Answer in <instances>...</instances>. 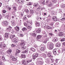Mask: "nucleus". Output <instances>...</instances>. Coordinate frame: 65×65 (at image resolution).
I'll use <instances>...</instances> for the list:
<instances>
[{
	"mask_svg": "<svg viewBox=\"0 0 65 65\" xmlns=\"http://www.w3.org/2000/svg\"><path fill=\"white\" fill-rule=\"evenodd\" d=\"M54 47V45L53 43H51V42H49L48 43L47 48L49 50H53Z\"/></svg>",
	"mask_w": 65,
	"mask_h": 65,
	"instance_id": "1",
	"label": "nucleus"
},
{
	"mask_svg": "<svg viewBox=\"0 0 65 65\" xmlns=\"http://www.w3.org/2000/svg\"><path fill=\"white\" fill-rule=\"evenodd\" d=\"M24 25L25 26H26V27L27 28V29H29V30L30 31V30H31V28H32V27L30 26L29 25L27 24V23L25 22L24 23Z\"/></svg>",
	"mask_w": 65,
	"mask_h": 65,
	"instance_id": "2",
	"label": "nucleus"
},
{
	"mask_svg": "<svg viewBox=\"0 0 65 65\" xmlns=\"http://www.w3.org/2000/svg\"><path fill=\"white\" fill-rule=\"evenodd\" d=\"M1 44L2 45V49H4V50H6V49L7 48L6 45L5 44H4V43L2 42Z\"/></svg>",
	"mask_w": 65,
	"mask_h": 65,
	"instance_id": "3",
	"label": "nucleus"
},
{
	"mask_svg": "<svg viewBox=\"0 0 65 65\" xmlns=\"http://www.w3.org/2000/svg\"><path fill=\"white\" fill-rule=\"evenodd\" d=\"M44 39H45V40H44V41L43 42V43H46L47 42V41H48L49 39L48 38L46 37H45Z\"/></svg>",
	"mask_w": 65,
	"mask_h": 65,
	"instance_id": "4",
	"label": "nucleus"
},
{
	"mask_svg": "<svg viewBox=\"0 0 65 65\" xmlns=\"http://www.w3.org/2000/svg\"><path fill=\"white\" fill-rule=\"evenodd\" d=\"M47 56L49 58H53V56L51 54V52L48 53L47 54Z\"/></svg>",
	"mask_w": 65,
	"mask_h": 65,
	"instance_id": "5",
	"label": "nucleus"
},
{
	"mask_svg": "<svg viewBox=\"0 0 65 65\" xmlns=\"http://www.w3.org/2000/svg\"><path fill=\"white\" fill-rule=\"evenodd\" d=\"M15 29L16 30L15 31H17L16 32V33H18V32L19 31V30H20V27L18 26H16Z\"/></svg>",
	"mask_w": 65,
	"mask_h": 65,
	"instance_id": "6",
	"label": "nucleus"
},
{
	"mask_svg": "<svg viewBox=\"0 0 65 65\" xmlns=\"http://www.w3.org/2000/svg\"><path fill=\"white\" fill-rule=\"evenodd\" d=\"M30 35L33 37H36V33L32 32L30 33Z\"/></svg>",
	"mask_w": 65,
	"mask_h": 65,
	"instance_id": "7",
	"label": "nucleus"
},
{
	"mask_svg": "<svg viewBox=\"0 0 65 65\" xmlns=\"http://www.w3.org/2000/svg\"><path fill=\"white\" fill-rule=\"evenodd\" d=\"M61 45V44L59 42H57L56 44V46L57 47H60Z\"/></svg>",
	"mask_w": 65,
	"mask_h": 65,
	"instance_id": "8",
	"label": "nucleus"
},
{
	"mask_svg": "<svg viewBox=\"0 0 65 65\" xmlns=\"http://www.w3.org/2000/svg\"><path fill=\"white\" fill-rule=\"evenodd\" d=\"M9 33L8 32H6L5 33V35L4 36V37H5V38H8V36H9Z\"/></svg>",
	"mask_w": 65,
	"mask_h": 65,
	"instance_id": "9",
	"label": "nucleus"
},
{
	"mask_svg": "<svg viewBox=\"0 0 65 65\" xmlns=\"http://www.w3.org/2000/svg\"><path fill=\"white\" fill-rule=\"evenodd\" d=\"M11 59L12 60V61L14 62H16V61H17V58H15L14 57H12Z\"/></svg>",
	"mask_w": 65,
	"mask_h": 65,
	"instance_id": "10",
	"label": "nucleus"
},
{
	"mask_svg": "<svg viewBox=\"0 0 65 65\" xmlns=\"http://www.w3.org/2000/svg\"><path fill=\"white\" fill-rule=\"evenodd\" d=\"M59 36H63L64 35V33L62 32H60L59 33Z\"/></svg>",
	"mask_w": 65,
	"mask_h": 65,
	"instance_id": "11",
	"label": "nucleus"
},
{
	"mask_svg": "<svg viewBox=\"0 0 65 65\" xmlns=\"http://www.w3.org/2000/svg\"><path fill=\"white\" fill-rule=\"evenodd\" d=\"M32 59L31 58V57L30 59H29L28 60L26 61V62L27 63H29L30 62H32Z\"/></svg>",
	"mask_w": 65,
	"mask_h": 65,
	"instance_id": "12",
	"label": "nucleus"
},
{
	"mask_svg": "<svg viewBox=\"0 0 65 65\" xmlns=\"http://www.w3.org/2000/svg\"><path fill=\"white\" fill-rule=\"evenodd\" d=\"M52 2V1L51 0H47L45 4L46 5H47V4H48V3H50Z\"/></svg>",
	"mask_w": 65,
	"mask_h": 65,
	"instance_id": "13",
	"label": "nucleus"
},
{
	"mask_svg": "<svg viewBox=\"0 0 65 65\" xmlns=\"http://www.w3.org/2000/svg\"><path fill=\"white\" fill-rule=\"evenodd\" d=\"M42 36H41L39 35H38L36 37V39L37 40H39L40 38H41V37Z\"/></svg>",
	"mask_w": 65,
	"mask_h": 65,
	"instance_id": "14",
	"label": "nucleus"
},
{
	"mask_svg": "<svg viewBox=\"0 0 65 65\" xmlns=\"http://www.w3.org/2000/svg\"><path fill=\"white\" fill-rule=\"evenodd\" d=\"M6 30H8L9 31V32H10V31H11V27L10 26H9L8 28H6Z\"/></svg>",
	"mask_w": 65,
	"mask_h": 65,
	"instance_id": "15",
	"label": "nucleus"
},
{
	"mask_svg": "<svg viewBox=\"0 0 65 65\" xmlns=\"http://www.w3.org/2000/svg\"><path fill=\"white\" fill-rule=\"evenodd\" d=\"M3 23L6 26H7L8 25V22L7 21H5L3 22Z\"/></svg>",
	"mask_w": 65,
	"mask_h": 65,
	"instance_id": "16",
	"label": "nucleus"
},
{
	"mask_svg": "<svg viewBox=\"0 0 65 65\" xmlns=\"http://www.w3.org/2000/svg\"><path fill=\"white\" fill-rule=\"evenodd\" d=\"M36 27H39L40 26V23L38 22H36Z\"/></svg>",
	"mask_w": 65,
	"mask_h": 65,
	"instance_id": "17",
	"label": "nucleus"
},
{
	"mask_svg": "<svg viewBox=\"0 0 65 65\" xmlns=\"http://www.w3.org/2000/svg\"><path fill=\"white\" fill-rule=\"evenodd\" d=\"M43 63V62H41V61H38V65H42Z\"/></svg>",
	"mask_w": 65,
	"mask_h": 65,
	"instance_id": "18",
	"label": "nucleus"
},
{
	"mask_svg": "<svg viewBox=\"0 0 65 65\" xmlns=\"http://www.w3.org/2000/svg\"><path fill=\"white\" fill-rule=\"evenodd\" d=\"M52 19L54 21H57L58 20L57 18L56 17H53Z\"/></svg>",
	"mask_w": 65,
	"mask_h": 65,
	"instance_id": "19",
	"label": "nucleus"
},
{
	"mask_svg": "<svg viewBox=\"0 0 65 65\" xmlns=\"http://www.w3.org/2000/svg\"><path fill=\"white\" fill-rule=\"evenodd\" d=\"M56 51H57V50L56 49H55L53 50V54H54V55H56V54H57Z\"/></svg>",
	"mask_w": 65,
	"mask_h": 65,
	"instance_id": "20",
	"label": "nucleus"
},
{
	"mask_svg": "<svg viewBox=\"0 0 65 65\" xmlns=\"http://www.w3.org/2000/svg\"><path fill=\"white\" fill-rule=\"evenodd\" d=\"M34 6L35 7H37L38 8V7H39V5L37 3V4H35L34 5Z\"/></svg>",
	"mask_w": 65,
	"mask_h": 65,
	"instance_id": "21",
	"label": "nucleus"
},
{
	"mask_svg": "<svg viewBox=\"0 0 65 65\" xmlns=\"http://www.w3.org/2000/svg\"><path fill=\"white\" fill-rule=\"evenodd\" d=\"M17 2L19 3H23L24 1L23 0H17Z\"/></svg>",
	"mask_w": 65,
	"mask_h": 65,
	"instance_id": "22",
	"label": "nucleus"
},
{
	"mask_svg": "<svg viewBox=\"0 0 65 65\" xmlns=\"http://www.w3.org/2000/svg\"><path fill=\"white\" fill-rule=\"evenodd\" d=\"M24 42H25L24 41H22V40L21 42V43H20V45H24Z\"/></svg>",
	"mask_w": 65,
	"mask_h": 65,
	"instance_id": "23",
	"label": "nucleus"
},
{
	"mask_svg": "<svg viewBox=\"0 0 65 65\" xmlns=\"http://www.w3.org/2000/svg\"><path fill=\"white\" fill-rule=\"evenodd\" d=\"M41 55L43 57V58H46V59H47V58H46L47 57L46 56V55L45 54H42Z\"/></svg>",
	"mask_w": 65,
	"mask_h": 65,
	"instance_id": "24",
	"label": "nucleus"
},
{
	"mask_svg": "<svg viewBox=\"0 0 65 65\" xmlns=\"http://www.w3.org/2000/svg\"><path fill=\"white\" fill-rule=\"evenodd\" d=\"M21 48L23 50H25L26 49V47H24V45H23V46H21Z\"/></svg>",
	"mask_w": 65,
	"mask_h": 65,
	"instance_id": "25",
	"label": "nucleus"
},
{
	"mask_svg": "<svg viewBox=\"0 0 65 65\" xmlns=\"http://www.w3.org/2000/svg\"><path fill=\"white\" fill-rule=\"evenodd\" d=\"M12 7L13 10H14L15 11L17 10V7L15 6H13Z\"/></svg>",
	"mask_w": 65,
	"mask_h": 65,
	"instance_id": "26",
	"label": "nucleus"
},
{
	"mask_svg": "<svg viewBox=\"0 0 65 65\" xmlns=\"http://www.w3.org/2000/svg\"><path fill=\"white\" fill-rule=\"evenodd\" d=\"M13 42H15V43H18V40H17L16 39H13Z\"/></svg>",
	"mask_w": 65,
	"mask_h": 65,
	"instance_id": "27",
	"label": "nucleus"
},
{
	"mask_svg": "<svg viewBox=\"0 0 65 65\" xmlns=\"http://www.w3.org/2000/svg\"><path fill=\"white\" fill-rule=\"evenodd\" d=\"M45 50V47H42L41 48L40 51H44Z\"/></svg>",
	"mask_w": 65,
	"mask_h": 65,
	"instance_id": "28",
	"label": "nucleus"
},
{
	"mask_svg": "<svg viewBox=\"0 0 65 65\" xmlns=\"http://www.w3.org/2000/svg\"><path fill=\"white\" fill-rule=\"evenodd\" d=\"M23 20V19L22 18H21L19 20V23L21 25L22 24V21Z\"/></svg>",
	"mask_w": 65,
	"mask_h": 65,
	"instance_id": "29",
	"label": "nucleus"
},
{
	"mask_svg": "<svg viewBox=\"0 0 65 65\" xmlns=\"http://www.w3.org/2000/svg\"><path fill=\"white\" fill-rule=\"evenodd\" d=\"M22 64H23V65H26V61L25 60H24L22 62Z\"/></svg>",
	"mask_w": 65,
	"mask_h": 65,
	"instance_id": "30",
	"label": "nucleus"
},
{
	"mask_svg": "<svg viewBox=\"0 0 65 65\" xmlns=\"http://www.w3.org/2000/svg\"><path fill=\"white\" fill-rule=\"evenodd\" d=\"M26 22H27V23L28 24V25H32V23L31 22H29L28 20L26 21Z\"/></svg>",
	"mask_w": 65,
	"mask_h": 65,
	"instance_id": "31",
	"label": "nucleus"
},
{
	"mask_svg": "<svg viewBox=\"0 0 65 65\" xmlns=\"http://www.w3.org/2000/svg\"><path fill=\"white\" fill-rule=\"evenodd\" d=\"M23 19L24 20H25V21H28V19H27V17L26 15L24 16V17H23Z\"/></svg>",
	"mask_w": 65,
	"mask_h": 65,
	"instance_id": "32",
	"label": "nucleus"
},
{
	"mask_svg": "<svg viewBox=\"0 0 65 65\" xmlns=\"http://www.w3.org/2000/svg\"><path fill=\"white\" fill-rule=\"evenodd\" d=\"M36 32L38 33H39L41 32V29H37L36 30Z\"/></svg>",
	"mask_w": 65,
	"mask_h": 65,
	"instance_id": "33",
	"label": "nucleus"
},
{
	"mask_svg": "<svg viewBox=\"0 0 65 65\" xmlns=\"http://www.w3.org/2000/svg\"><path fill=\"white\" fill-rule=\"evenodd\" d=\"M28 51L27 50H25L24 51L22 52V53H23V54H27V53H28Z\"/></svg>",
	"mask_w": 65,
	"mask_h": 65,
	"instance_id": "34",
	"label": "nucleus"
},
{
	"mask_svg": "<svg viewBox=\"0 0 65 65\" xmlns=\"http://www.w3.org/2000/svg\"><path fill=\"white\" fill-rule=\"evenodd\" d=\"M27 28L26 27H23L22 29V30L23 31H27Z\"/></svg>",
	"mask_w": 65,
	"mask_h": 65,
	"instance_id": "35",
	"label": "nucleus"
},
{
	"mask_svg": "<svg viewBox=\"0 0 65 65\" xmlns=\"http://www.w3.org/2000/svg\"><path fill=\"white\" fill-rule=\"evenodd\" d=\"M16 52L17 53H18V54H19V53H20L21 52V51L19 49H17L16 50Z\"/></svg>",
	"mask_w": 65,
	"mask_h": 65,
	"instance_id": "36",
	"label": "nucleus"
},
{
	"mask_svg": "<svg viewBox=\"0 0 65 65\" xmlns=\"http://www.w3.org/2000/svg\"><path fill=\"white\" fill-rule=\"evenodd\" d=\"M57 41V38H54L53 40V41L56 42Z\"/></svg>",
	"mask_w": 65,
	"mask_h": 65,
	"instance_id": "37",
	"label": "nucleus"
},
{
	"mask_svg": "<svg viewBox=\"0 0 65 65\" xmlns=\"http://www.w3.org/2000/svg\"><path fill=\"white\" fill-rule=\"evenodd\" d=\"M15 37V35H11L10 36V38H14V37Z\"/></svg>",
	"mask_w": 65,
	"mask_h": 65,
	"instance_id": "38",
	"label": "nucleus"
},
{
	"mask_svg": "<svg viewBox=\"0 0 65 65\" xmlns=\"http://www.w3.org/2000/svg\"><path fill=\"white\" fill-rule=\"evenodd\" d=\"M34 55L36 58H37V57H39V55H38V53H36V54H34Z\"/></svg>",
	"mask_w": 65,
	"mask_h": 65,
	"instance_id": "39",
	"label": "nucleus"
},
{
	"mask_svg": "<svg viewBox=\"0 0 65 65\" xmlns=\"http://www.w3.org/2000/svg\"><path fill=\"white\" fill-rule=\"evenodd\" d=\"M49 4L48 5V6L49 7H51V6H52V5H53V4H52V2L51 3H49Z\"/></svg>",
	"mask_w": 65,
	"mask_h": 65,
	"instance_id": "40",
	"label": "nucleus"
},
{
	"mask_svg": "<svg viewBox=\"0 0 65 65\" xmlns=\"http://www.w3.org/2000/svg\"><path fill=\"white\" fill-rule=\"evenodd\" d=\"M30 13H31V14H33L34 12V10H30Z\"/></svg>",
	"mask_w": 65,
	"mask_h": 65,
	"instance_id": "41",
	"label": "nucleus"
},
{
	"mask_svg": "<svg viewBox=\"0 0 65 65\" xmlns=\"http://www.w3.org/2000/svg\"><path fill=\"white\" fill-rule=\"evenodd\" d=\"M6 8L9 10H10L11 9V8L9 7L8 6H7Z\"/></svg>",
	"mask_w": 65,
	"mask_h": 65,
	"instance_id": "42",
	"label": "nucleus"
},
{
	"mask_svg": "<svg viewBox=\"0 0 65 65\" xmlns=\"http://www.w3.org/2000/svg\"><path fill=\"white\" fill-rule=\"evenodd\" d=\"M31 50L33 52L35 51V49L33 47H31Z\"/></svg>",
	"mask_w": 65,
	"mask_h": 65,
	"instance_id": "43",
	"label": "nucleus"
},
{
	"mask_svg": "<svg viewBox=\"0 0 65 65\" xmlns=\"http://www.w3.org/2000/svg\"><path fill=\"white\" fill-rule=\"evenodd\" d=\"M7 52L9 53H11V52H12V50H11V49H9L8 50Z\"/></svg>",
	"mask_w": 65,
	"mask_h": 65,
	"instance_id": "44",
	"label": "nucleus"
},
{
	"mask_svg": "<svg viewBox=\"0 0 65 65\" xmlns=\"http://www.w3.org/2000/svg\"><path fill=\"white\" fill-rule=\"evenodd\" d=\"M43 36H44V38H45V37H47V35H46V34L45 33H43Z\"/></svg>",
	"mask_w": 65,
	"mask_h": 65,
	"instance_id": "45",
	"label": "nucleus"
},
{
	"mask_svg": "<svg viewBox=\"0 0 65 65\" xmlns=\"http://www.w3.org/2000/svg\"><path fill=\"white\" fill-rule=\"evenodd\" d=\"M21 56L23 58H24L25 59V58H26V56L24 54H22Z\"/></svg>",
	"mask_w": 65,
	"mask_h": 65,
	"instance_id": "46",
	"label": "nucleus"
},
{
	"mask_svg": "<svg viewBox=\"0 0 65 65\" xmlns=\"http://www.w3.org/2000/svg\"><path fill=\"white\" fill-rule=\"evenodd\" d=\"M59 23L58 22L57 23L55 24V26H56V27H59Z\"/></svg>",
	"mask_w": 65,
	"mask_h": 65,
	"instance_id": "47",
	"label": "nucleus"
},
{
	"mask_svg": "<svg viewBox=\"0 0 65 65\" xmlns=\"http://www.w3.org/2000/svg\"><path fill=\"white\" fill-rule=\"evenodd\" d=\"M25 12H26V13H28L29 12V10L28 9H25Z\"/></svg>",
	"mask_w": 65,
	"mask_h": 65,
	"instance_id": "48",
	"label": "nucleus"
},
{
	"mask_svg": "<svg viewBox=\"0 0 65 65\" xmlns=\"http://www.w3.org/2000/svg\"><path fill=\"white\" fill-rule=\"evenodd\" d=\"M60 40L61 41H65V39L64 38H63L61 39Z\"/></svg>",
	"mask_w": 65,
	"mask_h": 65,
	"instance_id": "49",
	"label": "nucleus"
},
{
	"mask_svg": "<svg viewBox=\"0 0 65 65\" xmlns=\"http://www.w3.org/2000/svg\"><path fill=\"white\" fill-rule=\"evenodd\" d=\"M32 58H33V59H34V60H35V59H36V57H35V55H33V56H32Z\"/></svg>",
	"mask_w": 65,
	"mask_h": 65,
	"instance_id": "50",
	"label": "nucleus"
},
{
	"mask_svg": "<svg viewBox=\"0 0 65 65\" xmlns=\"http://www.w3.org/2000/svg\"><path fill=\"white\" fill-rule=\"evenodd\" d=\"M40 46H43V47H45V46L43 44H42Z\"/></svg>",
	"mask_w": 65,
	"mask_h": 65,
	"instance_id": "51",
	"label": "nucleus"
},
{
	"mask_svg": "<svg viewBox=\"0 0 65 65\" xmlns=\"http://www.w3.org/2000/svg\"><path fill=\"white\" fill-rule=\"evenodd\" d=\"M11 23H15V21L13 20H11Z\"/></svg>",
	"mask_w": 65,
	"mask_h": 65,
	"instance_id": "52",
	"label": "nucleus"
},
{
	"mask_svg": "<svg viewBox=\"0 0 65 65\" xmlns=\"http://www.w3.org/2000/svg\"><path fill=\"white\" fill-rule=\"evenodd\" d=\"M2 60H5V57H4V56H2Z\"/></svg>",
	"mask_w": 65,
	"mask_h": 65,
	"instance_id": "53",
	"label": "nucleus"
},
{
	"mask_svg": "<svg viewBox=\"0 0 65 65\" xmlns=\"http://www.w3.org/2000/svg\"><path fill=\"white\" fill-rule=\"evenodd\" d=\"M41 3L43 5H44V4H45V2L44 1H42Z\"/></svg>",
	"mask_w": 65,
	"mask_h": 65,
	"instance_id": "54",
	"label": "nucleus"
},
{
	"mask_svg": "<svg viewBox=\"0 0 65 65\" xmlns=\"http://www.w3.org/2000/svg\"><path fill=\"white\" fill-rule=\"evenodd\" d=\"M6 11L5 10H4L3 11V13H6Z\"/></svg>",
	"mask_w": 65,
	"mask_h": 65,
	"instance_id": "55",
	"label": "nucleus"
},
{
	"mask_svg": "<svg viewBox=\"0 0 65 65\" xmlns=\"http://www.w3.org/2000/svg\"><path fill=\"white\" fill-rule=\"evenodd\" d=\"M29 53L30 54H31V55H32L33 54V52L31 51H29Z\"/></svg>",
	"mask_w": 65,
	"mask_h": 65,
	"instance_id": "56",
	"label": "nucleus"
},
{
	"mask_svg": "<svg viewBox=\"0 0 65 65\" xmlns=\"http://www.w3.org/2000/svg\"><path fill=\"white\" fill-rule=\"evenodd\" d=\"M52 1L53 3H56L57 2L56 0H52Z\"/></svg>",
	"mask_w": 65,
	"mask_h": 65,
	"instance_id": "57",
	"label": "nucleus"
},
{
	"mask_svg": "<svg viewBox=\"0 0 65 65\" xmlns=\"http://www.w3.org/2000/svg\"><path fill=\"white\" fill-rule=\"evenodd\" d=\"M31 4H32V3H31L30 2L28 4H27V5H28V6H29V5H31Z\"/></svg>",
	"mask_w": 65,
	"mask_h": 65,
	"instance_id": "58",
	"label": "nucleus"
},
{
	"mask_svg": "<svg viewBox=\"0 0 65 65\" xmlns=\"http://www.w3.org/2000/svg\"><path fill=\"white\" fill-rule=\"evenodd\" d=\"M42 58L41 57H39L38 58V60H42Z\"/></svg>",
	"mask_w": 65,
	"mask_h": 65,
	"instance_id": "59",
	"label": "nucleus"
},
{
	"mask_svg": "<svg viewBox=\"0 0 65 65\" xmlns=\"http://www.w3.org/2000/svg\"><path fill=\"white\" fill-rule=\"evenodd\" d=\"M10 32H11V33H14V31H13V30H11L10 31Z\"/></svg>",
	"mask_w": 65,
	"mask_h": 65,
	"instance_id": "60",
	"label": "nucleus"
},
{
	"mask_svg": "<svg viewBox=\"0 0 65 65\" xmlns=\"http://www.w3.org/2000/svg\"><path fill=\"white\" fill-rule=\"evenodd\" d=\"M11 15H10V13H8V14L7 15V17H9V16H10Z\"/></svg>",
	"mask_w": 65,
	"mask_h": 65,
	"instance_id": "61",
	"label": "nucleus"
},
{
	"mask_svg": "<svg viewBox=\"0 0 65 65\" xmlns=\"http://www.w3.org/2000/svg\"><path fill=\"white\" fill-rule=\"evenodd\" d=\"M65 20V17L61 19V21H62L63 20Z\"/></svg>",
	"mask_w": 65,
	"mask_h": 65,
	"instance_id": "62",
	"label": "nucleus"
},
{
	"mask_svg": "<svg viewBox=\"0 0 65 65\" xmlns=\"http://www.w3.org/2000/svg\"><path fill=\"white\" fill-rule=\"evenodd\" d=\"M26 15L27 18H30V17H31V15Z\"/></svg>",
	"mask_w": 65,
	"mask_h": 65,
	"instance_id": "63",
	"label": "nucleus"
},
{
	"mask_svg": "<svg viewBox=\"0 0 65 65\" xmlns=\"http://www.w3.org/2000/svg\"><path fill=\"white\" fill-rule=\"evenodd\" d=\"M65 7V5H62L61 7L62 8H64V7Z\"/></svg>",
	"mask_w": 65,
	"mask_h": 65,
	"instance_id": "64",
	"label": "nucleus"
}]
</instances>
